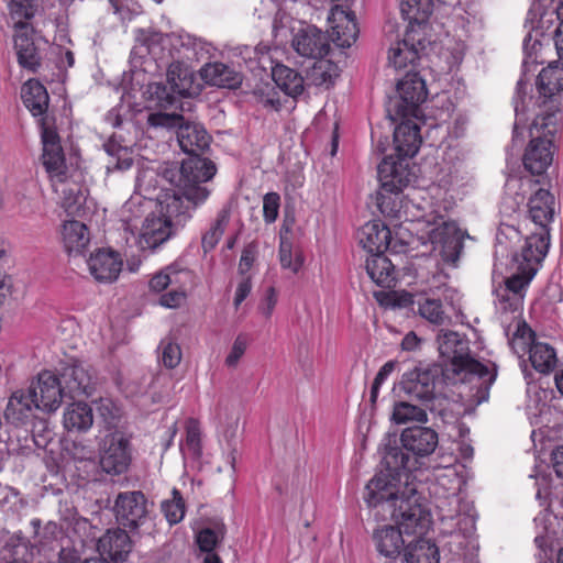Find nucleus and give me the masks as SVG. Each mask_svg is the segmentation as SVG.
<instances>
[{"label":"nucleus","mask_w":563,"mask_h":563,"mask_svg":"<svg viewBox=\"0 0 563 563\" xmlns=\"http://www.w3.org/2000/svg\"><path fill=\"white\" fill-rule=\"evenodd\" d=\"M205 164L189 161L183 167L180 183H172L174 188L166 190L159 199L162 216H147L143 222L140 243L143 247L155 249L166 242L174 233V227H183L192 216V211L203 203L210 191L192 185V173Z\"/></svg>","instance_id":"obj_1"},{"label":"nucleus","mask_w":563,"mask_h":563,"mask_svg":"<svg viewBox=\"0 0 563 563\" xmlns=\"http://www.w3.org/2000/svg\"><path fill=\"white\" fill-rule=\"evenodd\" d=\"M382 463L384 468L365 486L364 500L376 520L386 521L395 515L401 499L413 493L401 476L406 471L416 470V461L399 446H387Z\"/></svg>","instance_id":"obj_2"},{"label":"nucleus","mask_w":563,"mask_h":563,"mask_svg":"<svg viewBox=\"0 0 563 563\" xmlns=\"http://www.w3.org/2000/svg\"><path fill=\"white\" fill-rule=\"evenodd\" d=\"M405 119L394 131V144L399 161L385 157L377 167L380 188L375 195V205L387 217H395L398 211L396 202L388 195L400 192L411 180L402 159L415 156L421 144L419 125L409 118Z\"/></svg>","instance_id":"obj_3"},{"label":"nucleus","mask_w":563,"mask_h":563,"mask_svg":"<svg viewBox=\"0 0 563 563\" xmlns=\"http://www.w3.org/2000/svg\"><path fill=\"white\" fill-rule=\"evenodd\" d=\"M267 45L255 47V56L251 59L252 77L249 78V88L256 104L267 110L280 108L277 87L287 96L296 98L303 92V77L285 65H273Z\"/></svg>","instance_id":"obj_4"},{"label":"nucleus","mask_w":563,"mask_h":563,"mask_svg":"<svg viewBox=\"0 0 563 563\" xmlns=\"http://www.w3.org/2000/svg\"><path fill=\"white\" fill-rule=\"evenodd\" d=\"M435 343L440 355L448 361L450 365L446 372L454 375L464 374L461 380H465L467 376L475 375L488 385L493 384L496 378V368L490 371L486 365L479 363L471 355L470 341L465 335L456 331L442 328L435 338Z\"/></svg>","instance_id":"obj_5"},{"label":"nucleus","mask_w":563,"mask_h":563,"mask_svg":"<svg viewBox=\"0 0 563 563\" xmlns=\"http://www.w3.org/2000/svg\"><path fill=\"white\" fill-rule=\"evenodd\" d=\"M537 87L539 112L533 120V128L545 135H554L562 108L563 66L550 64L543 68L538 76Z\"/></svg>","instance_id":"obj_6"},{"label":"nucleus","mask_w":563,"mask_h":563,"mask_svg":"<svg viewBox=\"0 0 563 563\" xmlns=\"http://www.w3.org/2000/svg\"><path fill=\"white\" fill-rule=\"evenodd\" d=\"M177 140L183 152L187 153L189 157L183 161L176 174H172L170 183H180L184 165L189 161L197 159L202 162L205 166L192 173V176H190L192 178L191 183L195 187L207 188L203 184L212 179L217 173L216 164L211 159L200 156L210 145V135L202 125L186 122L179 125Z\"/></svg>","instance_id":"obj_7"},{"label":"nucleus","mask_w":563,"mask_h":563,"mask_svg":"<svg viewBox=\"0 0 563 563\" xmlns=\"http://www.w3.org/2000/svg\"><path fill=\"white\" fill-rule=\"evenodd\" d=\"M399 99L394 104V111L388 108V118L395 122L398 119L417 118L420 104L427 99V87L424 80L418 73L409 70L397 84Z\"/></svg>","instance_id":"obj_8"},{"label":"nucleus","mask_w":563,"mask_h":563,"mask_svg":"<svg viewBox=\"0 0 563 563\" xmlns=\"http://www.w3.org/2000/svg\"><path fill=\"white\" fill-rule=\"evenodd\" d=\"M132 463V444L121 431L107 434L99 449V465L112 476L124 474Z\"/></svg>","instance_id":"obj_9"},{"label":"nucleus","mask_w":563,"mask_h":563,"mask_svg":"<svg viewBox=\"0 0 563 563\" xmlns=\"http://www.w3.org/2000/svg\"><path fill=\"white\" fill-rule=\"evenodd\" d=\"M395 521L398 530L407 536L421 537L427 532L431 523L430 512L419 503L416 489L396 506L394 516H389Z\"/></svg>","instance_id":"obj_10"},{"label":"nucleus","mask_w":563,"mask_h":563,"mask_svg":"<svg viewBox=\"0 0 563 563\" xmlns=\"http://www.w3.org/2000/svg\"><path fill=\"white\" fill-rule=\"evenodd\" d=\"M41 139L43 144L42 163L51 181L65 183L68 177V167L60 137L54 126L46 124L44 118L41 120Z\"/></svg>","instance_id":"obj_11"},{"label":"nucleus","mask_w":563,"mask_h":563,"mask_svg":"<svg viewBox=\"0 0 563 563\" xmlns=\"http://www.w3.org/2000/svg\"><path fill=\"white\" fill-rule=\"evenodd\" d=\"M406 30L404 40L398 41L389 48L388 63L395 69H404L407 66H415L429 43L421 33L424 34L427 23L419 26L415 21L410 22Z\"/></svg>","instance_id":"obj_12"},{"label":"nucleus","mask_w":563,"mask_h":563,"mask_svg":"<svg viewBox=\"0 0 563 563\" xmlns=\"http://www.w3.org/2000/svg\"><path fill=\"white\" fill-rule=\"evenodd\" d=\"M442 373L438 365H420L405 373L400 385L407 395L428 402L434 398L435 384Z\"/></svg>","instance_id":"obj_13"},{"label":"nucleus","mask_w":563,"mask_h":563,"mask_svg":"<svg viewBox=\"0 0 563 563\" xmlns=\"http://www.w3.org/2000/svg\"><path fill=\"white\" fill-rule=\"evenodd\" d=\"M432 253L449 266L455 267L463 249V241L454 223L442 222L429 232Z\"/></svg>","instance_id":"obj_14"},{"label":"nucleus","mask_w":563,"mask_h":563,"mask_svg":"<svg viewBox=\"0 0 563 563\" xmlns=\"http://www.w3.org/2000/svg\"><path fill=\"white\" fill-rule=\"evenodd\" d=\"M27 388L43 412L56 411L65 393L60 379L49 371L38 373Z\"/></svg>","instance_id":"obj_15"},{"label":"nucleus","mask_w":563,"mask_h":563,"mask_svg":"<svg viewBox=\"0 0 563 563\" xmlns=\"http://www.w3.org/2000/svg\"><path fill=\"white\" fill-rule=\"evenodd\" d=\"M114 509L123 526L136 529L146 518L147 499L142 492H123L118 495Z\"/></svg>","instance_id":"obj_16"},{"label":"nucleus","mask_w":563,"mask_h":563,"mask_svg":"<svg viewBox=\"0 0 563 563\" xmlns=\"http://www.w3.org/2000/svg\"><path fill=\"white\" fill-rule=\"evenodd\" d=\"M400 442L406 451L412 453L409 457L418 464V457L431 455L438 444L439 435L437 431L430 427L416 426L406 428L400 434Z\"/></svg>","instance_id":"obj_17"},{"label":"nucleus","mask_w":563,"mask_h":563,"mask_svg":"<svg viewBox=\"0 0 563 563\" xmlns=\"http://www.w3.org/2000/svg\"><path fill=\"white\" fill-rule=\"evenodd\" d=\"M537 135L530 141L523 155V165L532 175H541L551 165L553 159L551 134H543L531 125V134Z\"/></svg>","instance_id":"obj_18"},{"label":"nucleus","mask_w":563,"mask_h":563,"mask_svg":"<svg viewBox=\"0 0 563 563\" xmlns=\"http://www.w3.org/2000/svg\"><path fill=\"white\" fill-rule=\"evenodd\" d=\"M291 46L302 57L322 59L330 49L328 36L318 27L307 25L294 35Z\"/></svg>","instance_id":"obj_19"},{"label":"nucleus","mask_w":563,"mask_h":563,"mask_svg":"<svg viewBox=\"0 0 563 563\" xmlns=\"http://www.w3.org/2000/svg\"><path fill=\"white\" fill-rule=\"evenodd\" d=\"M328 20L331 23L330 37L336 46L346 48L355 43L360 30L353 12L335 5Z\"/></svg>","instance_id":"obj_20"},{"label":"nucleus","mask_w":563,"mask_h":563,"mask_svg":"<svg viewBox=\"0 0 563 563\" xmlns=\"http://www.w3.org/2000/svg\"><path fill=\"white\" fill-rule=\"evenodd\" d=\"M40 411L38 402L34 399L29 388L13 391L8 400L4 417L8 422L19 427L31 422Z\"/></svg>","instance_id":"obj_21"},{"label":"nucleus","mask_w":563,"mask_h":563,"mask_svg":"<svg viewBox=\"0 0 563 563\" xmlns=\"http://www.w3.org/2000/svg\"><path fill=\"white\" fill-rule=\"evenodd\" d=\"M550 245L549 230L530 234L519 254L514 256L515 264L520 268H534L544 258Z\"/></svg>","instance_id":"obj_22"},{"label":"nucleus","mask_w":563,"mask_h":563,"mask_svg":"<svg viewBox=\"0 0 563 563\" xmlns=\"http://www.w3.org/2000/svg\"><path fill=\"white\" fill-rule=\"evenodd\" d=\"M14 49L19 65L31 71L36 73L42 64V57L33 40V27H14Z\"/></svg>","instance_id":"obj_23"},{"label":"nucleus","mask_w":563,"mask_h":563,"mask_svg":"<svg viewBox=\"0 0 563 563\" xmlns=\"http://www.w3.org/2000/svg\"><path fill=\"white\" fill-rule=\"evenodd\" d=\"M122 264L120 254L111 250H98L88 260L90 274L96 280L106 283L118 278Z\"/></svg>","instance_id":"obj_24"},{"label":"nucleus","mask_w":563,"mask_h":563,"mask_svg":"<svg viewBox=\"0 0 563 563\" xmlns=\"http://www.w3.org/2000/svg\"><path fill=\"white\" fill-rule=\"evenodd\" d=\"M62 379L65 384L64 390L71 398L86 395L91 396L93 383L90 371L82 363L73 362L66 365L62 372Z\"/></svg>","instance_id":"obj_25"},{"label":"nucleus","mask_w":563,"mask_h":563,"mask_svg":"<svg viewBox=\"0 0 563 563\" xmlns=\"http://www.w3.org/2000/svg\"><path fill=\"white\" fill-rule=\"evenodd\" d=\"M362 247L372 255L384 254L388 249L391 233L387 225L380 221L365 223L357 232Z\"/></svg>","instance_id":"obj_26"},{"label":"nucleus","mask_w":563,"mask_h":563,"mask_svg":"<svg viewBox=\"0 0 563 563\" xmlns=\"http://www.w3.org/2000/svg\"><path fill=\"white\" fill-rule=\"evenodd\" d=\"M132 549L128 532L123 529L108 530L98 541V551L114 562L126 560Z\"/></svg>","instance_id":"obj_27"},{"label":"nucleus","mask_w":563,"mask_h":563,"mask_svg":"<svg viewBox=\"0 0 563 563\" xmlns=\"http://www.w3.org/2000/svg\"><path fill=\"white\" fill-rule=\"evenodd\" d=\"M517 272L506 279L505 295H499L500 301L504 303V310H514L518 307L522 299L521 291L528 286L536 275L534 268H520L516 265Z\"/></svg>","instance_id":"obj_28"},{"label":"nucleus","mask_w":563,"mask_h":563,"mask_svg":"<svg viewBox=\"0 0 563 563\" xmlns=\"http://www.w3.org/2000/svg\"><path fill=\"white\" fill-rule=\"evenodd\" d=\"M200 77L207 85L221 88H235L241 84L240 75L220 62L206 64L200 69Z\"/></svg>","instance_id":"obj_29"},{"label":"nucleus","mask_w":563,"mask_h":563,"mask_svg":"<svg viewBox=\"0 0 563 563\" xmlns=\"http://www.w3.org/2000/svg\"><path fill=\"white\" fill-rule=\"evenodd\" d=\"M554 197L545 189H539L528 202L531 220L540 227L539 232L548 230L547 225L552 220Z\"/></svg>","instance_id":"obj_30"},{"label":"nucleus","mask_w":563,"mask_h":563,"mask_svg":"<svg viewBox=\"0 0 563 563\" xmlns=\"http://www.w3.org/2000/svg\"><path fill=\"white\" fill-rule=\"evenodd\" d=\"M21 98L24 106L34 117L46 113L49 97L45 86L38 80L29 79L22 87Z\"/></svg>","instance_id":"obj_31"},{"label":"nucleus","mask_w":563,"mask_h":563,"mask_svg":"<svg viewBox=\"0 0 563 563\" xmlns=\"http://www.w3.org/2000/svg\"><path fill=\"white\" fill-rule=\"evenodd\" d=\"M377 551L389 559H396L405 551L401 531L394 526H385L374 533Z\"/></svg>","instance_id":"obj_32"},{"label":"nucleus","mask_w":563,"mask_h":563,"mask_svg":"<svg viewBox=\"0 0 563 563\" xmlns=\"http://www.w3.org/2000/svg\"><path fill=\"white\" fill-rule=\"evenodd\" d=\"M166 78L170 89L181 97H190L196 92L194 89V74L183 62L175 60L170 63Z\"/></svg>","instance_id":"obj_33"},{"label":"nucleus","mask_w":563,"mask_h":563,"mask_svg":"<svg viewBox=\"0 0 563 563\" xmlns=\"http://www.w3.org/2000/svg\"><path fill=\"white\" fill-rule=\"evenodd\" d=\"M63 241L68 254H80L88 246V228L80 221H66L63 225Z\"/></svg>","instance_id":"obj_34"},{"label":"nucleus","mask_w":563,"mask_h":563,"mask_svg":"<svg viewBox=\"0 0 563 563\" xmlns=\"http://www.w3.org/2000/svg\"><path fill=\"white\" fill-rule=\"evenodd\" d=\"M92 423V408L84 401L70 404L64 412V426L68 431H87Z\"/></svg>","instance_id":"obj_35"},{"label":"nucleus","mask_w":563,"mask_h":563,"mask_svg":"<svg viewBox=\"0 0 563 563\" xmlns=\"http://www.w3.org/2000/svg\"><path fill=\"white\" fill-rule=\"evenodd\" d=\"M365 267L376 285L384 288H390L394 285V266L390 260L383 254L372 255L371 258H367Z\"/></svg>","instance_id":"obj_36"},{"label":"nucleus","mask_w":563,"mask_h":563,"mask_svg":"<svg viewBox=\"0 0 563 563\" xmlns=\"http://www.w3.org/2000/svg\"><path fill=\"white\" fill-rule=\"evenodd\" d=\"M417 313L437 327H449L452 324V318L446 312L440 299L421 298L417 302Z\"/></svg>","instance_id":"obj_37"},{"label":"nucleus","mask_w":563,"mask_h":563,"mask_svg":"<svg viewBox=\"0 0 563 563\" xmlns=\"http://www.w3.org/2000/svg\"><path fill=\"white\" fill-rule=\"evenodd\" d=\"M231 206H224L218 213L209 228L202 233L201 246L205 253H208L218 245L227 225L230 222Z\"/></svg>","instance_id":"obj_38"},{"label":"nucleus","mask_w":563,"mask_h":563,"mask_svg":"<svg viewBox=\"0 0 563 563\" xmlns=\"http://www.w3.org/2000/svg\"><path fill=\"white\" fill-rule=\"evenodd\" d=\"M438 547L430 540L419 538L405 548L406 563H439Z\"/></svg>","instance_id":"obj_39"},{"label":"nucleus","mask_w":563,"mask_h":563,"mask_svg":"<svg viewBox=\"0 0 563 563\" xmlns=\"http://www.w3.org/2000/svg\"><path fill=\"white\" fill-rule=\"evenodd\" d=\"M529 357L533 368L543 374L552 372L556 366L555 351L547 343H533L530 347Z\"/></svg>","instance_id":"obj_40"},{"label":"nucleus","mask_w":563,"mask_h":563,"mask_svg":"<svg viewBox=\"0 0 563 563\" xmlns=\"http://www.w3.org/2000/svg\"><path fill=\"white\" fill-rule=\"evenodd\" d=\"M433 0H401L400 12L405 20L426 24L432 13Z\"/></svg>","instance_id":"obj_41"},{"label":"nucleus","mask_w":563,"mask_h":563,"mask_svg":"<svg viewBox=\"0 0 563 563\" xmlns=\"http://www.w3.org/2000/svg\"><path fill=\"white\" fill-rule=\"evenodd\" d=\"M391 421L396 424H405L409 422H427L428 415L426 410L409 401H397L394 404Z\"/></svg>","instance_id":"obj_42"},{"label":"nucleus","mask_w":563,"mask_h":563,"mask_svg":"<svg viewBox=\"0 0 563 563\" xmlns=\"http://www.w3.org/2000/svg\"><path fill=\"white\" fill-rule=\"evenodd\" d=\"M37 7L38 0H10L8 8L14 27L30 26L27 21L35 15Z\"/></svg>","instance_id":"obj_43"},{"label":"nucleus","mask_w":563,"mask_h":563,"mask_svg":"<svg viewBox=\"0 0 563 563\" xmlns=\"http://www.w3.org/2000/svg\"><path fill=\"white\" fill-rule=\"evenodd\" d=\"M224 536L225 526L221 522H216L211 527L201 529L196 537V542L200 551L210 553L214 552V549L223 540Z\"/></svg>","instance_id":"obj_44"},{"label":"nucleus","mask_w":563,"mask_h":563,"mask_svg":"<svg viewBox=\"0 0 563 563\" xmlns=\"http://www.w3.org/2000/svg\"><path fill=\"white\" fill-rule=\"evenodd\" d=\"M172 495V499L162 503V511L170 526L179 523L186 512L185 500L180 492L174 488Z\"/></svg>","instance_id":"obj_45"},{"label":"nucleus","mask_w":563,"mask_h":563,"mask_svg":"<svg viewBox=\"0 0 563 563\" xmlns=\"http://www.w3.org/2000/svg\"><path fill=\"white\" fill-rule=\"evenodd\" d=\"M279 260L284 268H288L294 273H297L302 266L303 258L300 252H296L295 260L292 261V245L282 234L280 246H279Z\"/></svg>","instance_id":"obj_46"},{"label":"nucleus","mask_w":563,"mask_h":563,"mask_svg":"<svg viewBox=\"0 0 563 563\" xmlns=\"http://www.w3.org/2000/svg\"><path fill=\"white\" fill-rule=\"evenodd\" d=\"M168 276L170 277V285L174 289H184L186 291L188 286H191L195 280L192 271L181 268L177 264L167 266Z\"/></svg>","instance_id":"obj_47"},{"label":"nucleus","mask_w":563,"mask_h":563,"mask_svg":"<svg viewBox=\"0 0 563 563\" xmlns=\"http://www.w3.org/2000/svg\"><path fill=\"white\" fill-rule=\"evenodd\" d=\"M186 444L194 454L201 453V430L197 419L189 418L186 421Z\"/></svg>","instance_id":"obj_48"},{"label":"nucleus","mask_w":563,"mask_h":563,"mask_svg":"<svg viewBox=\"0 0 563 563\" xmlns=\"http://www.w3.org/2000/svg\"><path fill=\"white\" fill-rule=\"evenodd\" d=\"M442 519H453L460 512V497L452 494L448 497H440L435 504Z\"/></svg>","instance_id":"obj_49"},{"label":"nucleus","mask_w":563,"mask_h":563,"mask_svg":"<svg viewBox=\"0 0 563 563\" xmlns=\"http://www.w3.org/2000/svg\"><path fill=\"white\" fill-rule=\"evenodd\" d=\"M181 360V351L178 344L162 342V362L167 368H175Z\"/></svg>","instance_id":"obj_50"},{"label":"nucleus","mask_w":563,"mask_h":563,"mask_svg":"<svg viewBox=\"0 0 563 563\" xmlns=\"http://www.w3.org/2000/svg\"><path fill=\"white\" fill-rule=\"evenodd\" d=\"M152 93L156 97L158 103L164 108L173 107L177 101V97H180L178 93L170 89L168 84H156L154 87H152Z\"/></svg>","instance_id":"obj_51"},{"label":"nucleus","mask_w":563,"mask_h":563,"mask_svg":"<svg viewBox=\"0 0 563 563\" xmlns=\"http://www.w3.org/2000/svg\"><path fill=\"white\" fill-rule=\"evenodd\" d=\"M334 65L330 60H320L319 63L314 64L312 68V76L313 80L317 85L322 84H332L333 82V76L332 70H334Z\"/></svg>","instance_id":"obj_52"},{"label":"nucleus","mask_w":563,"mask_h":563,"mask_svg":"<svg viewBox=\"0 0 563 563\" xmlns=\"http://www.w3.org/2000/svg\"><path fill=\"white\" fill-rule=\"evenodd\" d=\"M279 209V196L276 192H269L264 196L263 211L266 222L272 223L277 219Z\"/></svg>","instance_id":"obj_53"},{"label":"nucleus","mask_w":563,"mask_h":563,"mask_svg":"<svg viewBox=\"0 0 563 563\" xmlns=\"http://www.w3.org/2000/svg\"><path fill=\"white\" fill-rule=\"evenodd\" d=\"M186 291L184 289H170L159 298V303L166 308H178L186 299Z\"/></svg>","instance_id":"obj_54"},{"label":"nucleus","mask_w":563,"mask_h":563,"mask_svg":"<svg viewBox=\"0 0 563 563\" xmlns=\"http://www.w3.org/2000/svg\"><path fill=\"white\" fill-rule=\"evenodd\" d=\"M245 351L246 339L243 335H239L233 344L232 351L225 358V364L229 367L235 366Z\"/></svg>","instance_id":"obj_55"},{"label":"nucleus","mask_w":563,"mask_h":563,"mask_svg":"<svg viewBox=\"0 0 563 563\" xmlns=\"http://www.w3.org/2000/svg\"><path fill=\"white\" fill-rule=\"evenodd\" d=\"M170 285V277L168 276V269L165 267L161 272L156 273L150 280V289L155 292H162Z\"/></svg>","instance_id":"obj_56"},{"label":"nucleus","mask_w":563,"mask_h":563,"mask_svg":"<svg viewBox=\"0 0 563 563\" xmlns=\"http://www.w3.org/2000/svg\"><path fill=\"white\" fill-rule=\"evenodd\" d=\"M277 298L275 294V289L273 287H268L266 289L265 297L261 305L258 306L260 311L268 318L272 314V311L276 305Z\"/></svg>","instance_id":"obj_57"},{"label":"nucleus","mask_w":563,"mask_h":563,"mask_svg":"<svg viewBox=\"0 0 563 563\" xmlns=\"http://www.w3.org/2000/svg\"><path fill=\"white\" fill-rule=\"evenodd\" d=\"M552 465L556 476L563 478V445L552 452Z\"/></svg>","instance_id":"obj_58"},{"label":"nucleus","mask_w":563,"mask_h":563,"mask_svg":"<svg viewBox=\"0 0 563 563\" xmlns=\"http://www.w3.org/2000/svg\"><path fill=\"white\" fill-rule=\"evenodd\" d=\"M11 279L8 275L0 273V306L4 302L7 297L11 294Z\"/></svg>","instance_id":"obj_59"},{"label":"nucleus","mask_w":563,"mask_h":563,"mask_svg":"<svg viewBox=\"0 0 563 563\" xmlns=\"http://www.w3.org/2000/svg\"><path fill=\"white\" fill-rule=\"evenodd\" d=\"M396 365V362L389 361L386 364H384L378 373L376 374V377L374 378L375 385H382L383 382L387 378V376L394 371Z\"/></svg>","instance_id":"obj_60"},{"label":"nucleus","mask_w":563,"mask_h":563,"mask_svg":"<svg viewBox=\"0 0 563 563\" xmlns=\"http://www.w3.org/2000/svg\"><path fill=\"white\" fill-rule=\"evenodd\" d=\"M420 339L417 336L415 332H409L405 335L401 341V349L404 351H413L419 346Z\"/></svg>","instance_id":"obj_61"},{"label":"nucleus","mask_w":563,"mask_h":563,"mask_svg":"<svg viewBox=\"0 0 563 563\" xmlns=\"http://www.w3.org/2000/svg\"><path fill=\"white\" fill-rule=\"evenodd\" d=\"M59 563H107V562L103 559L98 558V556L89 558L81 562H77V559L75 556L68 555L64 551H62L60 556H59Z\"/></svg>","instance_id":"obj_62"},{"label":"nucleus","mask_w":563,"mask_h":563,"mask_svg":"<svg viewBox=\"0 0 563 563\" xmlns=\"http://www.w3.org/2000/svg\"><path fill=\"white\" fill-rule=\"evenodd\" d=\"M245 298H246V279L241 280L239 283V286H238V289H236V294H235V298H234L235 307H239L243 302V300Z\"/></svg>","instance_id":"obj_63"},{"label":"nucleus","mask_w":563,"mask_h":563,"mask_svg":"<svg viewBox=\"0 0 563 563\" xmlns=\"http://www.w3.org/2000/svg\"><path fill=\"white\" fill-rule=\"evenodd\" d=\"M555 36H556L555 45H556L558 54H559L560 58H563V22L558 27Z\"/></svg>","instance_id":"obj_64"}]
</instances>
